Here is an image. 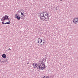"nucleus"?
Returning a JSON list of instances; mask_svg holds the SVG:
<instances>
[{"label":"nucleus","mask_w":78,"mask_h":78,"mask_svg":"<svg viewBox=\"0 0 78 78\" xmlns=\"http://www.w3.org/2000/svg\"><path fill=\"white\" fill-rule=\"evenodd\" d=\"M46 12H43L40 14V19L41 20H42V19H44V20H45V21L48 20L49 19V17L48 18V14L47 13L46 14L44 15V13H46Z\"/></svg>","instance_id":"obj_1"},{"label":"nucleus","mask_w":78,"mask_h":78,"mask_svg":"<svg viewBox=\"0 0 78 78\" xmlns=\"http://www.w3.org/2000/svg\"><path fill=\"white\" fill-rule=\"evenodd\" d=\"M38 67H37V69H40V70H44V69H45V63H44L43 61H42L40 62V64H38Z\"/></svg>","instance_id":"obj_2"},{"label":"nucleus","mask_w":78,"mask_h":78,"mask_svg":"<svg viewBox=\"0 0 78 78\" xmlns=\"http://www.w3.org/2000/svg\"><path fill=\"white\" fill-rule=\"evenodd\" d=\"M8 16L7 15H5L4 17L2 18L1 21L3 22H5L6 20H7Z\"/></svg>","instance_id":"obj_3"},{"label":"nucleus","mask_w":78,"mask_h":78,"mask_svg":"<svg viewBox=\"0 0 78 78\" xmlns=\"http://www.w3.org/2000/svg\"><path fill=\"white\" fill-rule=\"evenodd\" d=\"M32 66L33 67H35L34 68H37V63H34L32 64Z\"/></svg>","instance_id":"obj_4"},{"label":"nucleus","mask_w":78,"mask_h":78,"mask_svg":"<svg viewBox=\"0 0 78 78\" xmlns=\"http://www.w3.org/2000/svg\"><path fill=\"white\" fill-rule=\"evenodd\" d=\"M2 57L3 58H6V55L5 54H3L2 55Z\"/></svg>","instance_id":"obj_5"},{"label":"nucleus","mask_w":78,"mask_h":78,"mask_svg":"<svg viewBox=\"0 0 78 78\" xmlns=\"http://www.w3.org/2000/svg\"><path fill=\"white\" fill-rule=\"evenodd\" d=\"M20 18H21L19 16L18 14L16 18L17 19V20H20Z\"/></svg>","instance_id":"obj_6"},{"label":"nucleus","mask_w":78,"mask_h":78,"mask_svg":"<svg viewBox=\"0 0 78 78\" xmlns=\"http://www.w3.org/2000/svg\"><path fill=\"white\" fill-rule=\"evenodd\" d=\"M40 39L39 38L38 40H37V41H38V42L39 44H41V40H40Z\"/></svg>","instance_id":"obj_7"},{"label":"nucleus","mask_w":78,"mask_h":78,"mask_svg":"<svg viewBox=\"0 0 78 78\" xmlns=\"http://www.w3.org/2000/svg\"><path fill=\"white\" fill-rule=\"evenodd\" d=\"M73 20L74 21H78V18H75Z\"/></svg>","instance_id":"obj_8"},{"label":"nucleus","mask_w":78,"mask_h":78,"mask_svg":"<svg viewBox=\"0 0 78 78\" xmlns=\"http://www.w3.org/2000/svg\"><path fill=\"white\" fill-rule=\"evenodd\" d=\"M73 22L74 23H75V24H76V22H78V21H75H75L74 20H73Z\"/></svg>","instance_id":"obj_9"},{"label":"nucleus","mask_w":78,"mask_h":78,"mask_svg":"<svg viewBox=\"0 0 78 78\" xmlns=\"http://www.w3.org/2000/svg\"><path fill=\"white\" fill-rule=\"evenodd\" d=\"M43 61H44V62H46V58H44L43 59Z\"/></svg>","instance_id":"obj_10"},{"label":"nucleus","mask_w":78,"mask_h":78,"mask_svg":"<svg viewBox=\"0 0 78 78\" xmlns=\"http://www.w3.org/2000/svg\"><path fill=\"white\" fill-rule=\"evenodd\" d=\"M2 24H7V23H4V21H2Z\"/></svg>","instance_id":"obj_11"},{"label":"nucleus","mask_w":78,"mask_h":78,"mask_svg":"<svg viewBox=\"0 0 78 78\" xmlns=\"http://www.w3.org/2000/svg\"><path fill=\"white\" fill-rule=\"evenodd\" d=\"M10 23H11L10 21L8 22H6L7 24H10Z\"/></svg>","instance_id":"obj_12"},{"label":"nucleus","mask_w":78,"mask_h":78,"mask_svg":"<svg viewBox=\"0 0 78 78\" xmlns=\"http://www.w3.org/2000/svg\"><path fill=\"white\" fill-rule=\"evenodd\" d=\"M17 16H18V15H17V14H16V15H15V17H16V18H17Z\"/></svg>","instance_id":"obj_13"},{"label":"nucleus","mask_w":78,"mask_h":78,"mask_svg":"<svg viewBox=\"0 0 78 78\" xmlns=\"http://www.w3.org/2000/svg\"><path fill=\"white\" fill-rule=\"evenodd\" d=\"M40 41H41V43L42 42V41H43V40H42V39H40Z\"/></svg>","instance_id":"obj_14"},{"label":"nucleus","mask_w":78,"mask_h":78,"mask_svg":"<svg viewBox=\"0 0 78 78\" xmlns=\"http://www.w3.org/2000/svg\"><path fill=\"white\" fill-rule=\"evenodd\" d=\"M45 44V41H43V45H44Z\"/></svg>","instance_id":"obj_15"},{"label":"nucleus","mask_w":78,"mask_h":78,"mask_svg":"<svg viewBox=\"0 0 78 78\" xmlns=\"http://www.w3.org/2000/svg\"><path fill=\"white\" fill-rule=\"evenodd\" d=\"M42 41H43L44 42L45 41V39H42Z\"/></svg>","instance_id":"obj_16"},{"label":"nucleus","mask_w":78,"mask_h":78,"mask_svg":"<svg viewBox=\"0 0 78 78\" xmlns=\"http://www.w3.org/2000/svg\"><path fill=\"white\" fill-rule=\"evenodd\" d=\"M21 15H23V13L22 12H21Z\"/></svg>","instance_id":"obj_17"},{"label":"nucleus","mask_w":78,"mask_h":78,"mask_svg":"<svg viewBox=\"0 0 78 78\" xmlns=\"http://www.w3.org/2000/svg\"><path fill=\"white\" fill-rule=\"evenodd\" d=\"M23 17H24V18L25 17V15H24L23 16Z\"/></svg>","instance_id":"obj_18"},{"label":"nucleus","mask_w":78,"mask_h":78,"mask_svg":"<svg viewBox=\"0 0 78 78\" xmlns=\"http://www.w3.org/2000/svg\"><path fill=\"white\" fill-rule=\"evenodd\" d=\"M22 12H23H23H25V11L23 10V11H22Z\"/></svg>","instance_id":"obj_19"},{"label":"nucleus","mask_w":78,"mask_h":78,"mask_svg":"<svg viewBox=\"0 0 78 78\" xmlns=\"http://www.w3.org/2000/svg\"><path fill=\"white\" fill-rule=\"evenodd\" d=\"M43 45V44H40V45L41 46H42V45Z\"/></svg>","instance_id":"obj_20"},{"label":"nucleus","mask_w":78,"mask_h":78,"mask_svg":"<svg viewBox=\"0 0 78 78\" xmlns=\"http://www.w3.org/2000/svg\"><path fill=\"white\" fill-rule=\"evenodd\" d=\"M7 20H9V18H8H8L7 19Z\"/></svg>","instance_id":"obj_21"},{"label":"nucleus","mask_w":78,"mask_h":78,"mask_svg":"<svg viewBox=\"0 0 78 78\" xmlns=\"http://www.w3.org/2000/svg\"><path fill=\"white\" fill-rule=\"evenodd\" d=\"M8 50H11V49L9 48V49H8Z\"/></svg>","instance_id":"obj_22"},{"label":"nucleus","mask_w":78,"mask_h":78,"mask_svg":"<svg viewBox=\"0 0 78 78\" xmlns=\"http://www.w3.org/2000/svg\"><path fill=\"white\" fill-rule=\"evenodd\" d=\"M20 12H21V10H20L19 11Z\"/></svg>","instance_id":"obj_23"},{"label":"nucleus","mask_w":78,"mask_h":78,"mask_svg":"<svg viewBox=\"0 0 78 78\" xmlns=\"http://www.w3.org/2000/svg\"><path fill=\"white\" fill-rule=\"evenodd\" d=\"M0 61H1V62H3V61H2V60H0Z\"/></svg>","instance_id":"obj_24"},{"label":"nucleus","mask_w":78,"mask_h":78,"mask_svg":"<svg viewBox=\"0 0 78 78\" xmlns=\"http://www.w3.org/2000/svg\"><path fill=\"white\" fill-rule=\"evenodd\" d=\"M29 64V62H27V64Z\"/></svg>","instance_id":"obj_25"},{"label":"nucleus","mask_w":78,"mask_h":78,"mask_svg":"<svg viewBox=\"0 0 78 78\" xmlns=\"http://www.w3.org/2000/svg\"><path fill=\"white\" fill-rule=\"evenodd\" d=\"M18 12H19V11H18Z\"/></svg>","instance_id":"obj_26"},{"label":"nucleus","mask_w":78,"mask_h":78,"mask_svg":"<svg viewBox=\"0 0 78 78\" xmlns=\"http://www.w3.org/2000/svg\"><path fill=\"white\" fill-rule=\"evenodd\" d=\"M62 0H60V1H62Z\"/></svg>","instance_id":"obj_27"}]
</instances>
